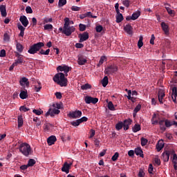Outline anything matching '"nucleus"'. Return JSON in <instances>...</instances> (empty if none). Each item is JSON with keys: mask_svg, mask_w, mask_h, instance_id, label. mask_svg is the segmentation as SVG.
Wrapping results in <instances>:
<instances>
[{"mask_svg": "<svg viewBox=\"0 0 177 177\" xmlns=\"http://www.w3.org/2000/svg\"><path fill=\"white\" fill-rule=\"evenodd\" d=\"M53 80L57 84L62 87L66 86L68 85V79L65 77L64 73H56Z\"/></svg>", "mask_w": 177, "mask_h": 177, "instance_id": "nucleus-1", "label": "nucleus"}, {"mask_svg": "<svg viewBox=\"0 0 177 177\" xmlns=\"http://www.w3.org/2000/svg\"><path fill=\"white\" fill-rule=\"evenodd\" d=\"M45 46V44L43 42H38L30 46V48L28 50V53L30 54H35L40 50V49Z\"/></svg>", "mask_w": 177, "mask_h": 177, "instance_id": "nucleus-2", "label": "nucleus"}, {"mask_svg": "<svg viewBox=\"0 0 177 177\" xmlns=\"http://www.w3.org/2000/svg\"><path fill=\"white\" fill-rule=\"evenodd\" d=\"M19 151L26 157H28L31 153V147L29 144L22 143L19 146Z\"/></svg>", "mask_w": 177, "mask_h": 177, "instance_id": "nucleus-3", "label": "nucleus"}, {"mask_svg": "<svg viewBox=\"0 0 177 177\" xmlns=\"http://www.w3.org/2000/svg\"><path fill=\"white\" fill-rule=\"evenodd\" d=\"M118 71V66L115 64H111L105 68L104 73L106 75H113L117 73Z\"/></svg>", "mask_w": 177, "mask_h": 177, "instance_id": "nucleus-4", "label": "nucleus"}, {"mask_svg": "<svg viewBox=\"0 0 177 177\" xmlns=\"http://www.w3.org/2000/svg\"><path fill=\"white\" fill-rule=\"evenodd\" d=\"M75 28L74 26H67L64 27L62 30V34L66 35V36H70L74 32Z\"/></svg>", "mask_w": 177, "mask_h": 177, "instance_id": "nucleus-5", "label": "nucleus"}, {"mask_svg": "<svg viewBox=\"0 0 177 177\" xmlns=\"http://www.w3.org/2000/svg\"><path fill=\"white\" fill-rule=\"evenodd\" d=\"M60 113V111L59 109H57L55 108L53 109H49L48 111L46 113V117H48V115H50L51 118H55V115H59Z\"/></svg>", "mask_w": 177, "mask_h": 177, "instance_id": "nucleus-6", "label": "nucleus"}, {"mask_svg": "<svg viewBox=\"0 0 177 177\" xmlns=\"http://www.w3.org/2000/svg\"><path fill=\"white\" fill-rule=\"evenodd\" d=\"M169 121V120H159L158 124L160 126V130L162 131H165L167 130V122Z\"/></svg>", "mask_w": 177, "mask_h": 177, "instance_id": "nucleus-7", "label": "nucleus"}, {"mask_svg": "<svg viewBox=\"0 0 177 177\" xmlns=\"http://www.w3.org/2000/svg\"><path fill=\"white\" fill-rule=\"evenodd\" d=\"M73 163H68V162H65L63 166L61 168V170L64 172H66V174H68L69 170L71 169V167Z\"/></svg>", "mask_w": 177, "mask_h": 177, "instance_id": "nucleus-8", "label": "nucleus"}, {"mask_svg": "<svg viewBox=\"0 0 177 177\" xmlns=\"http://www.w3.org/2000/svg\"><path fill=\"white\" fill-rule=\"evenodd\" d=\"M84 101L86 102V104H91V103H93V104H96L99 102V99L97 98V97H89L88 95H86L85 99H84Z\"/></svg>", "mask_w": 177, "mask_h": 177, "instance_id": "nucleus-9", "label": "nucleus"}, {"mask_svg": "<svg viewBox=\"0 0 177 177\" xmlns=\"http://www.w3.org/2000/svg\"><path fill=\"white\" fill-rule=\"evenodd\" d=\"M78 37L80 38L79 42L82 43L88 39L89 35L88 32H84V33L79 34Z\"/></svg>", "mask_w": 177, "mask_h": 177, "instance_id": "nucleus-10", "label": "nucleus"}, {"mask_svg": "<svg viewBox=\"0 0 177 177\" xmlns=\"http://www.w3.org/2000/svg\"><path fill=\"white\" fill-rule=\"evenodd\" d=\"M82 115V112L81 111H75L69 113V117L73 119H77L81 118Z\"/></svg>", "mask_w": 177, "mask_h": 177, "instance_id": "nucleus-11", "label": "nucleus"}, {"mask_svg": "<svg viewBox=\"0 0 177 177\" xmlns=\"http://www.w3.org/2000/svg\"><path fill=\"white\" fill-rule=\"evenodd\" d=\"M70 71V67L66 65H64V66H58L57 67V71H64V73H68V71Z\"/></svg>", "mask_w": 177, "mask_h": 177, "instance_id": "nucleus-12", "label": "nucleus"}, {"mask_svg": "<svg viewBox=\"0 0 177 177\" xmlns=\"http://www.w3.org/2000/svg\"><path fill=\"white\" fill-rule=\"evenodd\" d=\"M19 84L22 86H24L25 85L26 86V87L30 86V82L28 80V78L25 77L20 79Z\"/></svg>", "mask_w": 177, "mask_h": 177, "instance_id": "nucleus-13", "label": "nucleus"}, {"mask_svg": "<svg viewBox=\"0 0 177 177\" xmlns=\"http://www.w3.org/2000/svg\"><path fill=\"white\" fill-rule=\"evenodd\" d=\"M19 21L22 24V25L25 27L29 25V21L27 19L26 16L25 15L21 16L19 18Z\"/></svg>", "mask_w": 177, "mask_h": 177, "instance_id": "nucleus-14", "label": "nucleus"}, {"mask_svg": "<svg viewBox=\"0 0 177 177\" xmlns=\"http://www.w3.org/2000/svg\"><path fill=\"white\" fill-rule=\"evenodd\" d=\"M77 63L80 66L84 65L86 63H87V59L86 57H84V55H79Z\"/></svg>", "mask_w": 177, "mask_h": 177, "instance_id": "nucleus-15", "label": "nucleus"}, {"mask_svg": "<svg viewBox=\"0 0 177 177\" xmlns=\"http://www.w3.org/2000/svg\"><path fill=\"white\" fill-rule=\"evenodd\" d=\"M170 153H171L170 151H163V153H162L163 162H169Z\"/></svg>", "mask_w": 177, "mask_h": 177, "instance_id": "nucleus-16", "label": "nucleus"}, {"mask_svg": "<svg viewBox=\"0 0 177 177\" xmlns=\"http://www.w3.org/2000/svg\"><path fill=\"white\" fill-rule=\"evenodd\" d=\"M158 100L160 104H163V97H165V93L163 91V90L160 89L159 90L158 94Z\"/></svg>", "mask_w": 177, "mask_h": 177, "instance_id": "nucleus-17", "label": "nucleus"}, {"mask_svg": "<svg viewBox=\"0 0 177 177\" xmlns=\"http://www.w3.org/2000/svg\"><path fill=\"white\" fill-rule=\"evenodd\" d=\"M132 123V120L128 119L124 121L123 126H124V130L127 131L129 129V125H131Z\"/></svg>", "mask_w": 177, "mask_h": 177, "instance_id": "nucleus-18", "label": "nucleus"}, {"mask_svg": "<svg viewBox=\"0 0 177 177\" xmlns=\"http://www.w3.org/2000/svg\"><path fill=\"white\" fill-rule=\"evenodd\" d=\"M57 141V138L55 136H51L50 137L47 138V143L49 146L53 145L55 142Z\"/></svg>", "mask_w": 177, "mask_h": 177, "instance_id": "nucleus-19", "label": "nucleus"}, {"mask_svg": "<svg viewBox=\"0 0 177 177\" xmlns=\"http://www.w3.org/2000/svg\"><path fill=\"white\" fill-rule=\"evenodd\" d=\"M161 27L165 34L169 35V26H167L165 22L161 23Z\"/></svg>", "mask_w": 177, "mask_h": 177, "instance_id": "nucleus-20", "label": "nucleus"}, {"mask_svg": "<svg viewBox=\"0 0 177 177\" xmlns=\"http://www.w3.org/2000/svg\"><path fill=\"white\" fill-rule=\"evenodd\" d=\"M0 12L1 13L2 17H7V12H6V5H1L0 6Z\"/></svg>", "mask_w": 177, "mask_h": 177, "instance_id": "nucleus-21", "label": "nucleus"}, {"mask_svg": "<svg viewBox=\"0 0 177 177\" xmlns=\"http://www.w3.org/2000/svg\"><path fill=\"white\" fill-rule=\"evenodd\" d=\"M176 97H177V88L176 86H174V88H172L171 98L174 103L176 102Z\"/></svg>", "mask_w": 177, "mask_h": 177, "instance_id": "nucleus-22", "label": "nucleus"}, {"mask_svg": "<svg viewBox=\"0 0 177 177\" xmlns=\"http://www.w3.org/2000/svg\"><path fill=\"white\" fill-rule=\"evenodd\" d=\"M134 153L137 155V156L144 158L143 151L140 147H138V148L135 149Z\"/></svg>", "mask_w": 177, "mask_h": 177, "instance_id": "nucleus-23", "label": "nucleus"}, {"mask_svg": "<svg viewBox=\"0 0 177 177\" xmlns=\"http://www.w3.org/2000/svg\"><path fill=\"white\" fill-rule=\"evenodd\" d=\"M17 123H18V129L21 128V127L24 125V119L22 115H18L17 116Z\"/></svg>", "mask_w": 177, "mask_h": 177, "instance_id": "nucleus-24", "label": "nucleus"}, {"mask_svg": "<svg viewBox=\"0 0 177 177\" xmlns=\"http://www.w3.org/2000/svg\"><path fill=\"white\" fill-rule=\"evenodd\" d=\"M141 15V12L140 10L134 12L131 15V20H136Z\"/></svg>", "mask_w": 177, "mask_h": 177, "instance_id": "nucleus-25", "label": "nucleus"}, {"mask_svg": "<svg viewBox=\"0 0 177 177\" xmlns=\"http://www.w3.org/2000/svg\"><path fill=\"white\" fill-rule=\"evenodd\" d=\"M16 47H17V50L19 52V53H22L24 51V46L22 44H21L20 43H19L17 41V40H16Z\"/></svg>", "mask_w": 177, "mask_h": 177, "instance_id": "nucleus-26", "label": "nucleus"}, {"mask_svg": "<svg viewBox=\"0 0 177 177\" xmlns=\"http://www.w3.org/2000/svg\"><path fill=\"white\" fill-rule=\"evenodd\" d=\"M14 63L16 66H17L18 64H21L23 63H25L24 59L23 58V57L19 55L17 57V59L15 60Z\"/></svg>", "mask_w": 177, "mask_h": 177, "instance_id": "nucleus-27", "label": "nucleus"}, {"mask_svg": "<svg viewBox=\"0 0 177 177\" xmlns=\"http://www.w3.org/2000/svg\"><path fill=\"white\" fill-rule=\"evenodd\" d=\"M124 30L127 32L128 35H132L133 28L131 25L128 24L124 27Z\"/></svg>", "mask_w": 177, "mask_h": 177, "instance_id": "nucleus-28", "label": "nucleus"}, {"mask_svg": "<svg viewBox=\"0 0 177 177\" xmlns=\"http://www.w3.org/2000/svg\"><path fill=\"white\" fill-rule=\"evenodd\" d=\"M164 147V142L162 140H160L156 145V149L158 151H160L161 149Z\"/></svg>", "mask_w": 177, "mask_h": 177, "instance_id": "nucleus-29", "label": "nucleus"}, {"mask_svg": "<svg viewBox=\"0 0 177 177\" xmlns=\"http://www.w3.org/2000/svg\"><path fill=\"white\" fill-rule=\"evenodd\" d=\"M173 125L177 127V122L169 120L166 122V128H170Z\"/></svg>", "mask_w": 177, "mask_h": 177, "instance_id": "nucleus-30", "label": "nucleus"}, {"mask_svg": "<svg viewBox=\"0 0 177 177\" xmlns=\"http://www.w3.org/2000/svg\"><path fill=\"white\" fill-rule=\"evenodd\" d=\"M19 97L22 99L24 100L28 97V91L26 90V91H21V93L19 95Z\"/></svg>", "mask_w": 177, "mask_h": 177, "instance_id": "nucleus-31", "label": "nucleus"}, {"mask_svg": "<svg viewBox=\"0 0 177 177\" xmlns=\"http://www.w3.org/2000/svg\"><path fill=\"white\" fill-rule=\"evenodd\" d=\"M42 86L41 83L40 82H37L35 86V90L36 92H39L40 90L41 89Z\"/></svg>", "mask_w": 177, "mask_h": 177, "instance_id": "nucleus-32", "label": "nucleus"}, {"mask_svg": "<svg viewBox=\"0 0 177 177\" xmlns=\"http://www.w3.org/2000/svg\"><path fill=\"white\" fill-rule=\"evenodd\" d=\"M102 84L104 87H106L109 84V77L105 76L102 80Z\"/></svg>", "mask_w": 177, "mask_h": 177, "instance_id": "nucleus-33", "label": "nucleus"}, {"mask_svg": "<svg viewBox=\"0 0 177 177\" xmlns=\"http://www.w3.org/2000/svg\"><path fill=\"white\" fill-rule=\"evenodd\" d=\"M50 51V50L49 48L46 50L44 49H40L38 54L48 55H49Z\"/></svg>", "mask_w": 177, "mask_h": 177, "instance_id": "nucleus-34", "label": "nucleus"}, {"mask_svg": "<svg viewBox=\"0 0 177 177\" xmlns=\"http://www.w3.org/2000/svg\"><path fill=\"white\" fill-rule=\"evenodd\" d=\"M151 122H152V124H153V125L159 124V120H157V115L156 114L153 115V117L151 119Z\"/></svg>", "mask_w": 177, "mask_h": 177, "instance_id": "nucleus-35", "label": "nucleus"}, {"mask_svg": "<svg viewBox=\"0 0 177 177\" xmlns=\"http://www.w3.org/2000/svg\"><path fill=\"white\" fill-rule=\"evenodd\" d=\"M124 19V17L122 16V14L118 15L116 16V23L120 24L122 22V20Z\"/></svg>", "mask_w": 177, "mask_h": 177, "instance_id": "nucleus-36", "label": "nucleus"}, {"mask_svg": "<svg viewBox=\"0 0 177 177\" xmlns=\"http://www.w3.org/2000/svg\"><path fill=\"white\" fill-rule=\"evenodd\" d=\"M132 130L134 133H136L139 131L141 130V125L140 124H135L133 128H132Z\"/></svg>", "mask_w": 177, "mask_h": 177, "instance_id": "nucleus-37", "label": "nucleus"}, {"mask_svg": "<svg viewBox=\"0 0 177 177\" xmlns=\"http://www.w3.org/2000/svg\"><path fill=\"white\" fill-rule=\"evenodd\" d=\"M91 84H89L88 83H86L85 84H83L82 86H81V89L82 90H88V89H91Z\"/></svg>", "mask_w": 177, "mask_h": 177, "instance_id": "nucleus-38", "label": "nucleus"}, {"mask_svg": "<svg viewBox=\"0 0 177 177\" xmlns=\"http://www.w3.org/2000/svg\"><path fill=\"white\" fill-rule=\"evenodd\" d=\"M108 108L110 109L111 111H115V108L112 102V101H109L108 103Z\"/></svg>", "mask_w": 177, "mask_h": 177, "instance_id": "nucleus-39", "label": "nucleus"}, {"mask_svg": "<svg viewBox=\"0 0 177 177\" xmlns=\"http://www.w3.org/2000/svg\"><path fill=\"white\" fill-rule=\"evenodd\" d=\"M123 127H124V124H123L122 122H118L115 125V129L118 131H120V130L122 129Z\"/></svg>", "mask_w": 177, "mask_h": 177, "instance_id": "nucleus-40", "label": "nucleus"}, {"mask_svg": "<svg viewBox=\"0 0 177 177\" xmlns=\"http://www.w3.org/2000/svg\"><path fill=\"white\" fill-rule=\"evenodd\" d=\"M10 36L8 32H5L3 34V41H10Z\"/></svg>", "mask_w": 177, "mask_h": 177, "instance_id": "nucleus-41", "label": "nucleus"}, {"mask_svg": "<svg viewBox=\"0 0 177 177\" xmlns=\"http://www.w3.org/2000/svg\"><path fill=\"white\" fill-rule=\"evenodd\" d=\"M35 163H36L35 160H34V159H30V160L28 161L27 165H28V167H32V166H34V165H35Z\"/></svg>", "mask_w": 177, "mask_h": 177, "instance_id": "nucleus-42", "label": "nucleus"}, {"mask_svg": "<svg viewBox=\"0 0 177 177\" xmlns=\"http://www.w3.org/2000/svg\"><path fill=\"white\" fill-rule=\"evenodd\" d=\"M140 142H141V145L142 147H145V146L147 145L148 140L147 138H142L140 139Z\"/></svg>", "mask_w": 177, "mask_h": 177, "instance_id": "nucleus-43", "label": "nucleus"}, {"mask_svg": "<svg viewBox=\"0 0 177 177\" xmlns=\"http://www.w3.org/2000/svg\"><path fill=\"white\" fill-rule=\"evenodd\" d=\"M81 124L80 120H77L76 121L71 122V124L74 127H78Z\"/></svg>", "mask_w": 177, "mask_h": 177, "instance_id": "nucleus-44", "label": "nucleus"}, {"mask_svg": "<svg viewBox=\"0 0 177 177\" xmlns=\"http://www.w3.org/2000/svg\"><path fill=\"white\" fill-rule=\"evenodd\" d=\"M66 3H67L66 0H59L58 6L59 8L63 7L65 5H66Z\"/></svg>", "mask_w": 177, "mask_h": 177, "instance_id": "nucleus-45", "label": "nucleus"}, {"mask_svg": "<svg viewBox=\"0 0 177 177\" xmlns=\"http://www.w3.org/2000/svg\"><path fill=\"white\" fill-rule=\"evenodd\" d=\"M142 41H143V37H142V36H140V39H139V41L138 42V46L139 48H141L142 47V46H143Z\"/></svg>", "mask_w": 177, "mask_h": 177, "instance_id": "nucleus-46", "label": "nucleus"}, {"mask_svg": "<svg viewBox=\"0 0 177 177\" xmlns=\"http://www.w3.org/2000/svg\"><path fill=\"white\" fill-rule=\"evenodd\" d=\"M119 153L118 152L115 153V154L111 157V160L113 162H116V160L118 159Z\"/></svg>", "mask_w": 177, "mask_h": 177, "instance_id": "nucleus-47", "label": "nucleus"}, {"mask_svg": "<svg viewBox=\"0 0 177 177\" xmlns=\"http://www.w3.org/2000/svg\"><path fill=\"white\" fill-rule=\"evenodd\" d=\"M32 113L36 114L37 115H40L44 113V111H41V109L40 110L34 109V110H32Z\"/></svg>", "mask_w": 177, "mask_h": 177, "instance_id": "nucleus-48", "label": "nucleus"}, {"mask_svg": "<svg viewBox=\"0 0 177 177\" xmlns=\"http://www.w3.org/2000/svg\"><path fill=\"white\" fill-rule=\"evenodd\" d=\"M141 109H142V105H141L140 104H138V105L135 107V109H134V110H133V112H134V113H138V112H139V111H140Z\"/></svg>", "mask_w": 177, "mask_h": 177, "instance_id": "nucleus-49", "label": "nucleus"}, {"mask_svg": "<svg viewBox=\"0 0 177 177\" xmlns=\"http://www.w3.org/2000/svg\"><path fill=\"white\" fill-rule=\"evenodd\" d=\"M64 27H68L70 26V19H68V17H66V19H64Z\"/></svg>", "mask_w": 177, "mask_h": 177, "instance_id": "nucleus-50", "label": "nucleus"}, {"mask_svg": "<svg viewBox=\"0 0 177 177\" xmlns=\"http://www.w3.org/2000/svg\"><path fill=\"white\" fill-rule=\"evenodd\" d=\"M95 30L97 32H102V31H103V26L101 25L97 26L95 27Z\"/></svg>", "mask_w": 177, "mask_h": 177, "instance_id": "nucleus-51", "label": "nucleus"}, {"mask_svg": "<svg viewBox=\"0 0 177 177\" xmlns=\"http://www.w3.org/2000/svg\"><path fill=\"white\" fill-rule=\"evenodd\" d=\"M122 3H123V5L125 6V7H127V8H129V6H130V1H129V0H122Z\"/></svg>", "mask_w": 177, "mask_h": 177, "instance_id": "nucleus-52", "label": "nucleus"}, {"mask_svg": "<svg viewBox=\"0 0 177 177\" xmlns=\"http://www.w3.org/2000/svg\"><path fill=\"white\" fill-rule=\"evenodd\" d=\"M53 26L51 24H46L44 26L45 30H53Z\"/></svg>", "mask_w": 177, "mask_h": 177, "instance_id": "nucleus-53", "label": "nucleus"}, {"mask_svg": "<svg viewBox=\"0 0 177 177\" xmlns=\"http://www.w3.org/2000/svg\"><path fill=\"white\" fill-rule=\"evenodd\" d=\"M52 107L59 110L62 109V105L60 104L55 103L52 105Z\"/></svg>", "mask_w": 177, "mask_h": 177, "instance_id": "nucleus-54", "label": "nucleus"}, {"mask_svg": "<svg viewBox=\"0 0 177 177\" xmlns=\"http://www.w3.org/2000/svg\"><path fill=\"white\" fill-rule=\"evenodd\" d=\"M19 110H20V111L25 113V112L29 111L30 109L26 108V106H20Z\"/></svg>", "mask_w": 177, "mask_h": 177, "instance_id": "nucleus-55", "label": "nucleus"}, {"mask_svg": "<svg viewBox=\"0 0 177 177\" xmlns=\"http://www.w3.org/2000/svg\"><path fill=\"white\" fill-rule=\"evenodd\" d=\"M26 11L27 14H32L33 10L30 6H26Z\"/></svg>", "mask_w": 177, "mask_h": 177, "instance_id": "nucleus-56", "label": "nucleus"}, {"mask_svg": "<svg viewBox=\"0 0 177 177\" xmlns=\"http://www.w3.org/2000/svg\"><path fill=\"white\" fill-rule=\"evenodd\" d=\"M165 9L167 10L169 15H172L174 14V10H172L170 8L166 6Z\"/></svg>", "mask_w": 177, "mask_h": 177, "instance_id": "nucleus-57", "label": "nucleus"}, {"mask_svg": "<svg viewBox=\"0 0 177 177\" xmlns=\"http://www.w3.org/2000/svg\"><path fill=\"white\" fill-rule=\"evenodd\" d=\"M80 10V8H79V6H73L71 7V10H72V11L79 12Z\"/></svg>", "mask_w": 177, "mask_h": 177, "instance_id": "nucleus-58", "label": "nucleus"}, {"mask_svg": "<svg viewBox=\"0 0 177 177\" xmlns=\"http://www.w3.org/2000/svg\"><path fill=\"white\" fill-rule=\"evenodd\" d=\"M79 27H80V31H84V30H86V26H85V25H84V24H80L79 25Z\"/></svg>", "mask_w": 177, "mask_h": 177, "instance_id": "nucleus-59", "label": "nucleus"}, {"mask_svg": "<svg viewBox=\"0 0 177 177\" xmlns=\"http://www.w3.org/2000/svg\"><path fill=\"white\" fill-rule=\"evenodd\" d=\"M153 165H152V163H150V164H149V174H153Z\"/></svg>", "mask_w": 177, "mask_h": 177, "instance_id": "nucleus-60", "label": "nucleus"}, {"mask_svg": "<svg viewBox=\"0 0 177 177\" xmlns=\"http://www.w3.org/2000/svg\"><path fill=\"white\" fill-rule=\"evenodd\" d=\"M17 28L20 30V31H25V28L20 24L19 23L17 24Z\"/></svg>", "mask_w": 177, "mask_h": 177, "instance_id": "nucleus-61", "label": "nucleus"}, {"mask_svg": "<svg viewBox=\"0 0 177 177\" xmlns=\"http://www.w3.org/2000/svg\"><path fill=\"white\" fill-rule=\"evenodd\" d=\"M6 50L4 49L1 50L0 51V57H6Z\"/></svg>", "mask_w": 177, "mask_h": 177, "instance_id": "nucleus-62", "label": "nucleus"}, {"mask_svg": "<svg viewBox=\"0 0 177 177\" xmlns=\"http://www.w3.org/2000/svg\"><path fill=\"white\" fill-rule=\"evenodd\" d=\"M75 47H76L77 48H84V44H82V42H80V43H76Z\"/></svg>", "mask_w": 177, "mask_h": 177, "instance_id": "nucleus-63", "label": "nucleus"}, {"mask_svg": "<svg viewBox=\"0 0 177 177\" xmlns=\"http://www.w3.org/2000/svg\"><path fill=\"white\" fill-rule=\"evenodd\" d=\"M55 95L56 96V98H57V99L62 98V94L60 92H56Z\"/></svg>", "mask_w": 177, "mask_h": 177, "instance_id": "nucleus-64", "label": "nucleus"}]
</instances>
